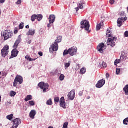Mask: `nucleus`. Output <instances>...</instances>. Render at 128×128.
<instances>
[{"label":"nucleus","mask_w":128,"mask_h":128,"mask_svg":"<svg viewBox=\"0 0 128 128\" xmlns=\"http://www.w3.org/2000/svg\"><path fill=\"white\" fill-rule=\"evenodd\" d=\"M20 42H22V38L20 36H18L17 40L16 41L13 48L14 50H13L12 52V55L10 57V59L12 60V58H16L18 56V50H16L20 44Z\"/></svg>","instance_id":"nucleus-1"},{"label":"nucleus","mask_w":128,"mask_h":128,"mask_svg":"<svg viewBox=\"0 0 128 128\" xmlns=\"http://www.w3.org/2000/svg\"><path fill=\"white\" fill-rule=\"evenodd\" d=\"M12 34H14L10 30H5L3 34L2 33V36H3L4 38V40H8L12 36Z\"/></svg>","instance_id":"nucleus-2"},{"label":"nucleus","mask_w":128,"mask_h":128,"mask_svg":"<svg viewBox=\"0 0 128 128\" xmlns=\"http://www.w3.org/2000/svg\"><path fill=\"white\" fill-rule=\"evenodd\" d=\"M38 86L41 88V90H43V92L44 93L46 92V90H48V88H50V86L48 84H44V82H40L38 84Z\"/></svg>","instance_id":"nucleus-3"},{"label":"nucleus","mask_w":128,"mask_h":128,"mask_svg":"<svg viewBox=\"0 0 128 128\" xmlns=\"http://www.w3.org/2000/svg\"><path fill=\"white\" fill-rule=\"evenodd\" d=\"M18 82H19V84H22L24 82V78L18 75L14 80V86L16 88L18 86Z\"/></svg>","instance_id":"nucleus-4"},{"label":"nucleus","mask_w":128,"mask_h":128,"mask_svg":"<svg viewBox=\"0 0 128 128\" xmlns=\"http://www.w3.org/2000/svg\"><path fill=\"white\" fill-rule=\"evenodd\" d=\"M90 22L86 20H84L81 22V28H84L87 32L90 30Z\"/></svg>","instance_id":"nucleus-5"},{"label":"nucleus","mask_w":128,"mask_h":128,"mask_svg":"<svg viewBox=\"0 0 128 128\" xmlns=\"http://www.w3.org/2000/svg\"><path fill=\"white\" fill-rule=\"evenodd\" d=\"M112 38H108V40L107 41L108 42V46H110L112 48H114V46H116V40H118V38L116 37H111Z\"/></svg>","instance_id":"nucleus-6"},{"label":"nucleus","mask_w":128,"mask_h":128,"mask_svg":"<svg viewBox=\"0 0 128 128\" xmlns=\"http://www.w3.org/2000/svg\"><path fill=\"white\" fill-rule=\"evenodd\" d=\"M8 50H10V46H6L2 50L1 54L2 58H6V56L8 54Z\"/></svg>","instance_id":"nucleus-7"},{"label":"nucleus","mask_w":128,"mask_h":128,"mask_svg":"<svg viewBox=\"0 0 128 128\" xmlns=\"http://www.w3.org/2000/svg\"><path fill=\"white\" fill-rule=\"evenodd\" d=\"M97 50L98 52H100V54H104V50H106V46L104 44L101 43L97 47Z\"/></svg>","instance_id":"nucleus-8"},{"label":"nucleus","mask_w":128,"mask_h":128,"mask_svg":"<svg viewBox=\"0 0 128 128\" xmlns=\"http://www.w3.org/2000/svg\"><path fill=\"white\" fill-rule=\"evenodd\" d=\"M70 55L71 56H74L78 52V48L76 47H72V48H69Z\"/></svg>","instance_id":"nucleus-9"},{"label":"nucleus","mask_w":128,"mask_h":128,"mask_svg":"<svg viewBox=\"0 0 128 128\" xmlns=\"http://www.w3.org/2000/svg\"><path fill=\"white\" fill-rule=\"evenodd\" d=\"M68 100H74V98H76V90H72L68 95Z\"/></svg>","instance_id":"nucleus-10"},{"label":"nucleus","mask_w":128,"mask_h":128,"mask_svg":"<svg viewBox=\"0 0 128 128\" xmlns=\"http://www.w3.org/2000/svg\"><path fill=\"white\" fill-rule=\"evenodd\" d=\"M126 20H128V18L126 17L118 18L117 21L118 26H119V28H120V26H122V24H124V22H126Z\"/></svg>","instance_id":"nucleus-11"},{"label":"nucleus","mask_w":128,"mask_h":128,"mask_svg":"<svg viewBox=\"0 0 128 128\" xmlns=\"http://www.w3.org/2000/svg\"><path fill=\"white\" fill-rule=\"evenodd\" d=\"M105 84L106 80H104V79H102L98 82V84H96V87L98 88H102L104 86Z\"/></svg>","instance_id":"nucleus-12"},{"label":"nucleus","mask_w":128,"mask_h":128,"mask_svg":"<svg viewBox=\"0 0 128 128\" xmlns=\"http://www.w3.org/2000/svg\"><path fill=\"white\" fill-rule=\"evenodd\" d=\"M60 106L64 109L66 108V101L64 100V97H62L60 101Z\"/></svg>","instance_id":"nucleus-13"},{"label":"nucleus","mask_w":128,"mask_h":128,"mask_svg":"<svg viewBox=\"0 0 128 128\" xmlns=\"http://www.w3.org/2000/svg\"><path fill=\"white\" fill-rule=\"evenodd\" d=\"M56 22V16L50 15L49 16V22L50 24H54Z\"/></svg>","instance_id":"nucleus-14"},{"label":"nucleus","mask_w":128,"mask_h":128,"mask_svg":"<svg viewBox=\"0 0 128 128\" xmlns=\"http://www.w3.org/2000/svg\"><path fill=\"white\" fill-rule=\"evenodd\" d=\"M52 50L53 52H58V44L55 43L52 44Z\"/></svg>","instance_id":"nucleus-15"},{"label":"nucleus","mask_w":128,"mask_h":128,"mask_svg":"<svg viewBox=\"0 0 128 128\" xmlns=\"http://www.w3.org/2000/svg\"><path fill=\"white\" fill-rule=\"evenodd\" d=\"M36 114V110H32L30 114V116L32 120L34 119V117Z\"/></svg>","instance_id":"nucleus-16"},{"label":"nucleus","mask_w":128,"mask_h":128,"mask_svg":"<svg viewBox=\"0 0 128 128\" xmlns=\"http://www.w3.org/2000/svg\"><path fill=\"white\" fill-rule=\"evenodd\" d=\"M36 34V30L34 29H30L28 32L27 33V36H34V34Z\"/></svg>","instance_id":"nucleus-17"},{"label":"nucleus","mask_w":128,"mask_h":128,"mask_svg":"<svg viewBox=\"0 0 128 128\" xmlns=\"http://www.w3.org/2000/svg\"><path fill=\"white\" fill-rule=\"evenodd\" d=\"M126 58H128V54H126L124 52H122L120 56V60H126Z\"/></svg>","instance_id":"nucleus-18"},{"label":"nucleus","mask_w":128,"mask_h":128,"mask_svg":"<svg viewBox=\"0 0 128 128\" xmlns=\"http://www.w3.org/2000/svg\"><path fill=\"white\" fill-rule=\"evenodd\" d=\"M86 5V2L84 1H81L78 5V8H80V10H82L84 8V7Z\"/></svg>","instance_id":"nucleus-19"},{"label":"nucleus","mask_w":128,"mask_h":128,"mask_svg":"<svg viewBox=\"0 0 128 128\" xmlns=\"http://www.w3.org/2000/svg\"><path fill=\"white\" fill-rule=\"evenodd\" d=\"M62 36H58L57 40L55 41V44H60V42H62Z\"/></svg>","instance_id":"nucleus-20"},{"label":"nucleus","mask_w":128,"mask_h":128,"mask_svg":"<svg viewBox=\"0 0 128 128\" xmlns=\"http://www.w3.org/2000/svg\"><path fill=\"white\" fill-rule=\"evenodd\" d=\"M44 16H42V14L36 15V20H37L38 22H40V20H42Z\"/></svg>","instance_id":"nucleus-21"},{"label":"nucleus","mask_w":128,"mask_h":128,"mask_svg":"<svg viewBox=\"0 0 128 128\" xmlns=\"http://www.w3.org/2000/svg\"><path fill=\"white\" fill-rule=\"evenodd\" d=\"M72 64V62L69 61L68 63H65L64 64V67H65V70H68L70 66V64Z\"/></svg>","instance_id":"nucleus-22"},{"label":"nucleus","mask_w":128,"mask_h":128,"mask_svg":"<svg viewBox=\"0 0 128 128\" xmlns=\"http://www.w3.org/2000/svg\"><path fill=\"white\" fill-rule=\"evenodd\" d=\"M123 90L126 96H128V84L124 86L123 88Z\"/></svg>","instance_id":"nucleus-23"},{"label":"nucleus","mask_w":128,"mask_h":128,"mask_svg":"<svg viewBox=\"0 0 128 128\" xmlns=\"http://www.w3.org/2000/svg\"><path fill=\"white\" fill-rule=\"evenodd\" d=\"M32 100V95H28L24 99V100L25 102H28V100Z\"/></svg>","instance_id":"nucleus-24"},{"label":"nucleus","mask_w":128,"mask_h":128,"mask_svg":"<svg viewBox=\"0 0 128 128\" xmlns=\"http://www.w3.org/2000/svg\"><path fill=\"white\" fill-rule=\"evenodd\" d=\"M106 36L108 38H112V34H110V29H108L107 30Z\"/></svg>","instance_id":"nucleus-25"},{"label":"nucleus","mask_w":128,"mask_h":128,"mask_svg":"<svg viewBox=\"0 0 128 128\" xmlns=\"http://www.w3.org/2000/svg\"><path fill=\"white\" fill-rule=\"evenodd\" d=\"M68 54H70V49L68 50H64L63 53L64 56H68Z\"/></svg>","instance_id":"nucleus-26"},{"label":"nucleus","mask_w":128,"mask_h":128,"mask_svg":"<svg viewBox=\"0 0 128 128\" xmlns=\"http://www.w3.org/2000/svg\"><path fill=\"white\" fill-rule=\"evenodd\" d=\"M47 106H52V98L49 99L46 102Z\"/></svg>","instance_id":"nucleus-27"},{"label":"nucleus","mask_w":128,"mask_h":128,"mask_svg":"<svg viewBox=\"0 0 128 128\" xmlns=\"http://www.w3.org/2000/svg\"><path fill=\"white\" fill-rule=\"evenodd\" d=\"M86 69L84 68H82L80 70V74H86Z\"/></svg>","instance_id":"nucleus-28"},{"label":"nucleus","mask_w":128,"mask_h":128,"mask_svg":"<svg viewBox=\"0 0 128 128\" xmlns=\"http://www.w3.org/2000/svg\"><path fill=\"white\" fill-rule=\"evenodd\" d=\"M100 66L101 68H106V66H108L106 62H102V63H100Z\"/></svg>","instance_id":"nucleus-29"},{"label":"nucleus","mask_w":128,"mask_h":128,"mask_svg":"<svg viewBox=\"0 0 128 128\" xmlns=\"http://www.w3.org/2000/svg\"><path fill=\"white\" fill-rule=\"evenodd\" d=\"M14 116V114H11L10 115H8L6 116V118H8V120H12V118Z\"/></svg>","instance_id":"nucleus-30"},{"label":"nucleus","mask_w":128,"mask_h":128,"mask_svg":"<svg viewBox=\"0 0 128 128\" xmlns=\"http://www.w3.org/2000/svg\"><path fill=\"white\" fill-rule=\"evenodd\" d=\"M36 20V15L34 14L31 17V20H32V22H34Z\"/></svg>","instance_id":"nucleus-31"},{"label":"nucleus","mask_w":128,"mask_h":128,"mask_svg":"<svg viewBox=\"0 0 128 128\" xmlns=\"http://www.w3.org/2000/svg\"><path fill=\"white\" fill-rule=\"evenodd\" d=\"M100 28H102V24H98L96 27V30H100Z\"/></svg>","instance_id":"nucleus-32"},{"label":"nucleus","mask_w":128,"mask_h":128,"mask_svg":"<svg viewBox=\"0 0 128 128\" xmlns=\"http://www.w3.org/2000/svg\"><path fill=\"white\" fill-rule=\"evenodd\" d=\"M120 60L117 59L115 60V62H114V64L115 66H118V64H120Z\"/></svg>","instance_id":"nucleus-33"},{"label":"nucleus","mask_w":128,"mask_h":128,"mask_svg":"<svg viewBox=\"0 0 128 128\" xmlns=\"http://www.w3.org/2000/svg\"><path fill=\"white\" fill-rule=\"evenodd\" d=\"M16 94V92H15L12 91L10 92V96L12 98L13 96H14Z\"/></svg>","instance_id":"nucleus-34"},{"label":"nucleus","mask_w":128,"mask_h":128,"mask_svg":"<svg viewBox=\"0 0 128 128\" xmlns=\"http://www.w3.org/2000/svg\"><path fill=\"white\" fill-rule=\"evenodd\" d=\"M123 122H124V124H125L126 126H128V118L124 119L123 121Z\"/></svg>","instance_id":"nucleus-35"},{"label":"nucleus","mask_w":128,"mask_h":128,"mask_svg":"<svg viewBox=\"0 0 128 128\" xmlns=\"http://www.w3.org/2000/svg\"><path fill=\"white\" fill-rule=\"evenodd\" d=\"M19 28H20V30H22V28H24V22H22L20 24Z\"/></svg>","instance_id":"nucleus-36"},{"label":"nucleus","mask_w":128,"mask_h":128,"mask_svg":"<svg viewBox=\"0 0 128 128\" xmlns=\"http://www.w3.org/2000/svg\"><path fill=\"white\" fill-rule=\"evenodd\" d=\"M64 78H66L64 76V74H61L60 76V80L61 82H62V80H64Z\"/></svg>","instance_id":"nucleus-37"},{"label":"nucleus","mask_w":128,"mask_h":128,"mask_svg":"<svg viewBox=\"0 0 128 128\" xmlns=\"http://www.w3.org/2000/svg\"><path fill=\"white\" fill-rule=\"evenodd\" d=\"M120 16H126V14L124 12H122L120 13Z\"/></svg>","instance_id":"nucleus-38"},{"label":"nucleus","mask_w":128,"mask_h":128,"mask_svg":"<svg viewBox=\"0 0 128 128\" xmlns=\"http://www.w3.org/2000/svg\"><path fill=\"white\" fill-rule=\"evenodd\" d=\"M10 104H12V102H10H10L8 101L6 104V106H7V108H9Z\"/></svg>","instance_id":"nucleus-39"},{"label":"nucleus","mask_w":128,"mask_h":128,"mask_svg":"<svg viewBox=\"0 0 128 128\" xmlns=\"http://www.w3.org/2000/svg\"><path fill=\"white\" fill-rule=\"evenodd\" d=\"M68 122H66L64 124L62 128H68Z\"/></svg>","instance_id":"nucleus-40"},{"label":"nucleus","mask_w":128,"mask_h":128,"mask_svg":"<svg viewBox=\"0 0 128 128\" xmlns=\"http://www.w3.org/2000/svg\"><path fill=\"white\" fill-rule=\"evenodd\" d=\"M54 102H60V98L56 97L54 98Z\"/></svg>","instance_id":"nucleus-41"},{"label":"nucleus","mask_w":128,"mask_h":128,"mask_svg":"<svg viewBox=\"0 0 128 128\" xmlns=\"http://www.w3.org/2000/svg\"><path fill=\"white\" fill-rule=\"evenodd\" d=\"M120 72V69L117 68L116 70V74H119Z\"/></svg>","instance_id":"nucleus-42"},{"label":"nucleus","mask_w":128,"mask_h":128,"mask_svg":"<svg viewBox=\"0 0 128 128\" xmlns=\"http://www.w3.org/2000/svg\"><path fill=\"white\" fill-rule=\"evenodd\" d=\"M30 106H34L36 104V103H34V101H30Z\"/></svg>","instance_id":"nucleus-43"},{"label":"nucleus","mask_w":128,"mask_h":128,"mask_svg":"<svg viewBox=\"0 0 128 128\" xmlns=\"http://www.w3.org/2000/svg\"><path fill=\"white\" fill-rule=\"evenodd\" d=\"M83 94H84V90L80 92L78 94V96H82Z\"/></svg>","instance_id":"nucleus-44"},{"label":"nucleus","mask_w":128,"mask_h":128,"mask_svg":"<svg viewBox=\"0 0 128 128\" xmlns=\"http://www.w3.org/2000/svg\"><path fill=\"white\" fill-rule=\"evenodd\" d=\"M124 36L126 38H128V31H126L125 32H124Z\"/></svg>","instance_id":"nucleus-45"},{"label":"nucleus","mask_w":128,"mask_h":128,"mask_svg":"<svg viewBox=\"0 0 128 128\" xmlns=\"http://www.w3.org/2000/svg\"><path fill=\"white\" fill-rule=\"evenodd\" d=\"M22 4V0H18L16 2V4Z\"/></svg>","instance_id":"nucleus-46"},{"label":"nucleus","mask_w":128,"mask_h":128,"mask_svg":"<svg viewBox=\"0 0 128 128\" xmlns=\"http://www.w3.org/2000/svg\"><path fill=\"white\" fill-rule=\"evenodd\" d=\"M2 76H8V74H6V72H2Z\"/></svg>","instance_id":"nucleus-47"},{"label":"nucleus","mask_w":128,"mask_h":128,"mask_svg":"<svg viewBox=\"0 0 128 128\" xmlns=\"http://www.w3.org/2000/svg\"><path fill=\"white\" fill-rule=\"evenodd\" d=\"M110 4H114V0H110Z\"/></svg>","instance_id":"nucleus-48"},{"label":"nucleus","mask_w":128,"mask_h":128,"mask_svg":"<svg viewBox=\"0 0 128 128\" xmlns=\"http://www.w3.org/2000/svg\"><path fill=\"white\" fill-rule=\"evenodd\" d=\"M38 54L40 56H44V54L42 52H38Z\"/></svg>","instance_id":"nucleus-49"},{"label":"nucleus","mask_w":128,"mask_h":128,"mask_svg":"<svg viewBox=\"0 0 128 128\" xmlns=\"http://www.w3.org/2000/svg\"><path fill=\"white\" fill-rule=\"evenodd\" d=\"M6 2V0H0V4H4Z\"/></svg>","instance_id":"nucleus-50"},{"label":"nucleus","mask_w":128,"mask_h":128,"mask_svg":"<svg viewBox=\"0 0 128 128\" xmlns=\"http://www.w3.org/2000/svg\"><path fill=\"white\" fill-rule=\"evenodd\" d=\"M26 60H29V61H30V57L26 56Z\"/></svg>","instance_id":"nucleus-51"},{"label":"nucleus","mask_w":128,"mask_h":128,"mask_svg":"<svg viewBox=\"0 0 128 128\" xmlns=\"http://www.w3.org/2000/svg\"><path fill=\"white\" fill-rule=\"evenodd\" d=\"M36 60V59H32V58H30V62H34Z\"/></svg>","instance_id":"nucleus-52"},{"label":"nucleus","mask_w":128,"mask_h":128,"mask_svg":"<svg viewBox=\"0 0 128 128\" xmlns=\"http://www.w3.org/2000/svg\"><path fill=\"white\" fill-rule=\"evenodd\" d=\"M106 77L107 78H110V74L108 73H107L106 74Z\"/></svg>","instance_id":"nucleus-53"},{"label":"nucleus","mask_w":128,"mask_h":128,"mask_svg":"<svg viewBox=\"0 0 128 128\" xmlns=\"http://www.w3.org/2000/svg\"><path fill=\"white\" fill-rule=\"evenodd\" d=\"M52 24L50 23L49 24H48V27L49 28H50L51 26H52Z\"/></svg>","instance_id":"nucleus-54"},{"label":"nucleus","mask_w":128,"mask_h":128,"mask_svg":"<svg viewBox=\"0 0 128 128\" xmlns=\"http://www.w3.org/2000/svg\"><path fill=\"white\" fill-rule=\"evenodd\" d=\"M76 11L78 12L80 10V8H76Z\"/></svg>","instance_id":"nucleus-55"},{"label":"nucleus","mask_w":128,"mask_h":128,"mask_svg":"<svg viewBox=\"0 0 128 128\" xmlns=\"http://www.w3.org/2000/svg\"><path fill=\"white\" fill-rule=\"evenodd\" d=\"M18 30H16L14 32V34H18Z\"/></svg>","instance_id":"nucleus-56"},{"label":"nucleus","mask_w":128,"mask_h":128,"mask_svg":"<svg viewBox=\"0 0 128 128\" xmlns=\"http://www.w3.org/2000/svg\"><path fill=\"white\" fill-rule=\"evenodd\" d=\"M32 44V40H30L29 42H28V44Z\"/></svg>","instance_id":"nucleus-57"},{"label":"nucleus","mask_w":128,"mask_h":128,"mask_svg":"<svg viewBox=\"0 0 128 128\" xmlns=\"http://www.w3.org/2000/svg\"><path fill=\"white\" fill-rule=\"evenodd\" d=\"M26 28H30V26L28 25L26 26Z\"/></svg>","instance_id":"nucleus-58"},{"label":"nucleus","mask_w":128,"mask_h":128,"mask_svg":"<svg viewBox=\"0 0 128 128\" xmlns=\"http://www.w3.org/2000/svg\"><path fill=\"white\" fill-rule=\"evenodd\" d=\"M90 96H88L87 97V100H90Z\"/></svg>","instance_id":"nucleus-59"},{"label":"nucleus","mask_w":128,"mask_h":128,"mask_svg":"<svg viewBox=\"0 0 128 128\" xmlns=\"http://www.w3.org/2000/svg\"><path fill=\"white\" fill-rule=\"evenodd\" d=\"M2 102V96H0V104Z\"/></svg>","instance_id":"nucleus-60"},{"label":"nucleus","mask_w":128,"mask_h":128,"mask_svg":"<svg viewBox=\"0 0 128 128\" xmlns=\"http://www.w3.org/2000/svg\"><path fill=\"white\" fill-rule=\"evenodd\" d=\"M0 74H2V72H0Z\"/></svg>","instance_id":"nucleus-61"},{"label":"nucleus","mask_w":128,"mask_h":128,"mask_svg":"<svg viewBox=\"0 0 128 128\" xmlns=\"http://www.w3.org/2000/svg\"><path fill=\"white\" fill-rule=\"evenodd\" d=\"M0 126H2V124H0Z\"/></svg>","instance_id":"nucleus-62"}]
</instances>
